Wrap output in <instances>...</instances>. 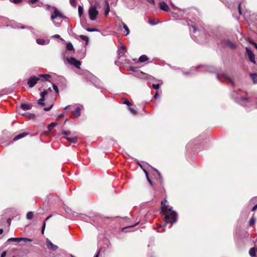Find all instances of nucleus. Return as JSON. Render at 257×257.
<instances>
[{
	"label": "nucleus",
	"instance_id": "nucleus-9",
	"mask_svg": "<svg viewBox=\"0 0 257 257\" xmlns=\"http://www.w3.org/2000/svg\"><path fill=\"white\" fill-rule=\"evenodd\" d=\"M160 8L165 12H168L169 11V8L168 5L164 2H162L159 3Z\"/></svg>",
	"mask_w": 257,
	"mask_h": 257
},
{
	"label": "nucleus",
	"instance_id": "nucleus-28",
	"mask_svg": "<svg viewBox=\"0 0 257 257\" xmlns=\"http://www.w3.org/2000/svg\"><path fill=\"white\" fill-rule=\"evenodd\" d=\"M223 76L226 78V79H227L228 80H229V81L230 82H232V80H231V77L226 73H223Z\"/></svg>",
	"mask_w": 257,
	"mask_h": 257
},
{
	"label": "nucleus",
	"instance_id": "nucleus-35",
	"mask_svg": "<svg viewBox=\"0 0 257 257\" xmlns=\"http://www.w3.org/2000/svg\"><path fill=\"white\" fill-rule=\"evenodd\" d=\"M62 134L65 135H69L70 134V131H63Z\"/></svg>",
	"mask_w": 257,
	"mask_h": 257
},
{
	"label": "nucleus",
	"instance_id": "nucleus-43",
	"mask_svg": "<svg viewBox=\"0 0 257 257\" xmlns=\"http://www.w3.org/2000/svg\"><path fill=\"white\" fill-rule=\"evenodd\" d=\"M123 103L127 105L128 106H131L132 105L131 103L130 102H129L128 101H127V100H126V101H124Z\"/></svg>",
	"mask_w": 257,
	"mask_h": 257
},
{
	"label": "nucleus",
	"instance_id": "nucleus-37",
	"mask_svg": "<svg viewBox=\"0 0 257 257\" xmlns=\"http://www.w3.org/2000/svg\"><path fill=\"white\" fill-rule=\"evenodd\" d=\"M53 89L55 91V92H58V88L56 85L53 84Z\"/></svg>",
	"mask_w": 257,
	"mask_h": 257
},
{
	"label": "nucleus",
	"instance_id": "nucleus-48",
	"mask_svg": "<svg viewBox=\"0 0 257 257\" xmlns=\"http://www.w3.org/2000/svg\"><path fill=\"white\" fill-rule=\"evenodd\" d=\"M241 100L242 101H247V98L246 97H241Z\"/></svg>",
	"mask_w": 257,
	"mask_h": 257
},
{
	"label": "nucleus",
	"instance_id": "nucleus-16",
	"mask_svg": "<svg viewBox=\"0 0 257 257\" xmlns=\"http://www.w3.org/2000/svg\"><path fill=\"white\" fill-rule=\"evenodd\" d=\"M21 108L24 110H27L30 109L31 106L27 104H22L21 105Z\"/></svg>",
	"mask_w": 257,
	"mask_h": 257
},
{
	"label": "nucleus",
	"instance_id": "nucleus-6",
	"mask_svg": "<svg viewBox=\"0 0 257 257\" xmlns=\"http://www.w3.org/2000/svg\"><path fill=\"white\" fill-rule=\"evenodd\" d=\"M38 80L39 78L36 76L31 77L28 81V84L30 87H33L37 83Z\"/></svg>",
	"mask_w": 257,
	"mask_h": 257
},
{
	"label": "nucleus",
	"instance_id": "nucleus-59",
	"mask_svg": "<svg viewBox=\"0 0 257 257\" xmlns=\"http://www.w3.org/2000/svg\"><path fill=\"white\" fill-rule=\"evenodd\" d=\"M238 9H239V12L240 14H241V11L240 10V5L238 6Z\"/></svg>",
	"mask_w": 257,
	"mask_h": 257
},
{
	"label": "nucleus",
	"instance_id": "nucleus-42",
	"mask_svg": "<svg viewBox=\"0 0 257 257\" xmlns=\"http://www.w3.org/2000/svg\"><path fill=\"white\" fill-rule=\"evenodd\" d=\"M53 106V104H51L50 106L49 107H45L44 108V110L45 111H48Z\"/></svg>",
	"mask_w": 257,
	"mask_h": 257
},
{
	"label": "nucleus",
	"instance_id": "nucleus-12",
	"mask_svg": "<svg viewBox=\"0 0 257 257\" xmlns=\"http://www.w3.org/2000/svg\"><path fill=\"white\" fill-rule=\"evenodd\" d=\"M65 139L72 143L75 144L77 142V138L76 137H65Z\"/></svg>",
	"mask_w": 257,
	"mask_h": 257
},
{
	"label": "nucleus",
	"instance_id": "nucleus-21",
	"mask_svg": "<svg viewBox=\"0 0 257 257\" xmlns=\"http://www.w3.org/2000/svg\"><path fill=\"white\" fill-rule=\"evenodd\" d=\"M122 26H123V28H124V29L125 30V31L126 32V34H125V36L128 35L130 34V30H129L128 27L123 23H122Z\"/></svg>",
	"mask_w": 257,
	"mask_h": 257
},
{
	"label": "nucleus",
	"instance_id": "nucleus-18",
	"mask_svg": "<svg viewBox=\"0 0 257 257\" xmlns=\"http://www.w3.org/2000/svg\"><path fill=\"white\" fill-rule=\"evenodd\" d=\"M106 8L105 9V14L107 15L110 11L109 4L107 1H105Z\"/></svg>",
	"mask_w": 257,
	"mask_h": 257
},
{
	"label": "nucleus",
	"instance_id": "nucleus-36",
	"mask_svg": "<svg viewBox=\"0 0 257 257\" xmlns=\"http://www.w3.org/2000/svg\"><path fill=\"white\" fill-rule=\"evenodd\" d=\"M150 4L152 5H155V0H146Z\"/></svg>",
	"mask_w": 257,
	"mask_h": 257
},
{
	"label": "nucleus",
	"instance_id": "nucleus-4",
	"mask_svg": "<svg viewBox=\"0 0 257 257\" xmlns=\"http://www.w3.org/2000/svg\"><path fill=\"white\" fill-rule=\"evenodd\" d=\"M63 17L62 13L55 8H53V12L51 15V18L54 20L57 18H62Z\"/></svg>",
	"mask_w": 257,
	"mask_h": 257
},
{
	"label": "nucleus",
	"instance_id": "nucleus-5",
	"mask_svg": "<svg viewBox=\"0 0 257 257\" xmlns=\"http://www.w3.org/2000/svg\"><path fill=\"white\" fill-rule=\"evenodd\" d=\"M19 241L20 242L21 241H24V242H32V239L25 238V237H19V238H10L8 239V241Z\"/></svg>",
	"mask_w": 257,
	"mask_h": 257
},
{
	"label": "nucleus",
	"instance_id": "nucleus-8",
	"mask_svg": "<svg viewBox=\"0 0 257 257\" xmlns=\"http://www.w3.org/2000/svg\"><path fill=\"white\" fill-rule=\"evenodd\" d=\"M46 242L48 248H50L53 251L56 250L58 248V246L54 244L49 239H46Z\"/></svg>",
	"mask_w": 257,
	"mask_h": 257
},
{
	"label": "nucleus",
	"instance_id": "nucleus-1",
	"mask_svg": "<svg viewBox=\"0 0 257 257\" xmlns=\"http://www.w3.org/2000/svg\"><path fill=\"white\" fill-rule=\"evenodd\" d=\"M168 203L167 200L161 202L162 205L161 210L165 215V223L164 225L166 226L167 224L170 223L171 226L176 222L177 214L175 211H172L173 207L167 208V206L166 204Z\"/></svg>",
	"mask_w": 257,
	"mask_h": 257
},
{
	"label": "nucleus",
	"instance_id": "nucleus-31",
	"mask_svg": "<svg viewBox=\"0 0 257 257\" xmlns=\"http://www.w3.org/2000/svg\"><path fill=\"white\" fill-rule=\"evenodd\" d=\"M86 30L89 32H98V30L95 28H94V29L87 28Z\"/></svg>",
	"mask_w": 257,
	"mask_h": 257
},
{
	"label": "nucleus",
	"instance_id": "nucleus-23",
	"mask_svg": "<svg viewBox=\"0 0 257 257\" xmlns=\"http://www.w3.org/2000/svg\"><path fill=\"white\" fill-rule=\"evenodd\" d=\"M44 98H43L41 97L40 99H39L38 100V104L39 105H40L41 106H43L44 105Z\"/></svg>",
	"mask_w": 257,
	"mask_h": 257
},
{
	"label": "nucleus",
	"instance_id": "nucleus-24",
	"mask_svg": "<svg viewBox=\"0 0 257 257\" xmlns=\"http://www.w3.org/2000/svg\"><path fill=\"white\" fill-rule=\"evenodd\" d=\"M78 11L79 16L80 17L81 16L82 14H83V7L81 6H79Z\"/></svg>",
	"mask_w": 257,
	"mask_h": 257
},
{
	"label": "nucleus",
	"instance_id": "nucleus-54",
	"mask_svg": "<svg viewBox=\"0 0 257 257\" xmlns=\"http://www.w3.org/2000/svg\"><path fill=\"white\" fill-rule=\"evenodd\" d=\"M11 219H10V218H9V219H8V224H9V225H10V224H11Z\"/></svg>",
	"mask_w": 257,
	"mask_h": 257
},
{
	"label": "nucleus",
	"instance_id": "nucleus-44",
	"mask_svg": "<svg viewBox=\"0 0 257 257\" xmlns=\"http://www.w3.org/2000/svg\"><path fill=\"white\" fill-rule=\"evenodd\" d=\"M149 23L151 25H155L157 24L158 23V22H154V21H152L150 20Z\"/></svg>",
	"mask_w": 257,
	"mask_h": 257
},
{
	"label": "nucleus",
	"instance_id": "nucleus-55",
	"mask_svg": "<svg viewBox=\"0 0 257 257\" xmlns=\"http://www.w3.org/2000/svg\"><path fill=\"white\" fill-rule=\"evenodd\" d=\"M95 0H88L89 2L90 3V4H92L93 3H94Z\"/></svg>",
	"mask_w": 257,
	"mask_h": 257
},
{
	"label": "nucleus",
	"instance_id": "nucleus-14",
	"mask_svg": "<svg viewBox=\"0 0 257 257\" xmlns=\"http://www.w3.org/2000/svg\"><path fill=\"white\" fill-rule=\"evenodd\" d=\"M28 134H27V133L20 134L17 135V136H16L14 138L13 141H16L18 140L19 139H22V138H24V137L26 136L27 135H28Z\"/></svg>",
	"mask_w": 257,
	"mask_h": 257
},
{
	"label": "nucleus",
	"instance_id": "nucleus-64",
	"mask_svg": "<svg viewBox=\"0 0 257 257\" xmlns=\"http://www.w3.org/2000/svg\"><path fill=\"white\" fill-rule=\"evenodd\" d=\"M21 28L22 29H25V28L24 27V26H21Z\"/></svg>",
	"mask_w": 257,
	"mask_h": 257
},
{
	"label": "nucleus",
	"instance_id": "nucleus-10",
	"mask_svg": "<svg viewBox=\"0 0 257 257\" xmlns=\"http://www.w3.org/2000/svg\"><path fill=\"white\" fill-rule=\"evenodd\" d=\"M50 41L49 40H44L43 39H36V42L38 44L40 45H46L49 43Z\"/></svg>",
	"mask_w": 257,
	"mask_h": 257
},
{
	"label": "nucleus",
	"instance_id": "nucleus-20",
	"mask_svg": "<svg viewBox=\"0 0 257 257\" xmlns=\"http://www.w3.org/2000/svg\"><path fill=\"white\" fill-rule=\"evenodd\" d=\"M125 52V48L123 46H122L120 49L118 50V55H123Z\"/></svg>",
	"mask_w": 257,
	"mask_h": 257
},
{
	"label": "nucleus",
	"instance_id": "nucleus-34",
	"mask_svg": "<svg viewBox=\"0 0 257 257\" xmlns=\"http://www.w3.org/2000/svg\"><path fill=\"white\" fill-rule=\"evenodd\" d=\"M70 4L73 6H76V1L75 0H70Z\"/></svg>",
	"mask_w": 257,
	"mask_h": 257
},
{
	"label": "nucleus",
	"instance_id": "nucleus-49",
	"mask_svg": "<svg viewBox=\"0 0 257 257\" xmlns=\"http://www.w3.org/2000/svg\"><path fill=\"white\" fill-rule=\"evenodd\" d=\"M6 252L4 251L3 252H2V253L1 254V257H6Z\"/></svg>",
	"mask_w": 257,
	"mask_h": 257
},
{
	"label": "nucleus",
	"instance_id": "nucleus-22",
	"mask_svg": "<svg viewBox=\"0 0 257 257\" xmlns=\"http://www.w3.org/2000/svg\"><path fill=\"white\" fill-rule=\"evenodd\" d=\"M66 48H67V50H68L69 51H72L74 49L73 45L71 43H70V42L67 43Z\"/></svg>",
	"mask_w": 257,
	"mask_h": 257
},
{
	"label": "nucleus",
	"instance_id": "nucleus-2",
	"mask_svg": "<svg viewBox=\"0 0 257 257\" xmlns=\"http://www.w3.org/2000/svg\"><path fill=\"white\" fill-rule=\"evenodd\" d=\"M89 18L90 20L94 21L98 15V11L95 6H91L88 11Z\"/></svg>",
	"mask_w": 257,
	"mask_h": 257
},
{
	"label": "nucleus",
	"instance_id": "nucleus-33",
	"mask_svg": "<svg viewBox=\"0 0 257 257\" xmlns=\"http://www.w3.org/2000/svg\"><path fill=\"white\" fill-rule=\"evenodd\" d=\"M129 111L133 114H136L137 113L136 110H135L133 108H129Z\"/></svg>",
	"mask_w": 257,
	"mask_h": 257
},
{
	"label": "nucleus",
	"instance_id": "nucleus-30",
	"mask_svg": "<svg viewBox=\"0 0 257 257\" xmlns=\"http://www.w3.org/2000/svg\"><path fill=\"white\" fill-rule=\"evenodd\" d=\"M80 38L82 40H84V41H86L87 42L88 41V40H89L87 36H84V35H80Z\"/></svg>",
	"mask_w": 257,
	"mask_h": 257
},
{
	"label": "nucleus",
	"instance_id": "nucleus-53",
	"mask_svg": "<svg viewBox=\"0 0 257 257\" xmlns=\"http://www.w3.org/2000/svg\"><path fill=\"white\" fill-rule=\"evenodd\" d=\"M138 164L143 170L144 169L143 167V166L139 162H138Z\"/></svg>",
	"mask_w": 257,
	"mask_h": 257
},
{
	"label": "nucleus",
	"instance_id": "nucleus-19",
	"mask_svg": "<svg viewBox=\"0 0 257 257\" xmlns=\"http://www.w3.org/2000/svg\"><path fill=\"white\" fill-rule=\"evenodd\" d=\"M148 59V58L147 56L142 55L139 58V61L141 62H144L147 61Z\"/></svg>",
	"mask_w": 257,
	"mask_h": 257
},
{
	"label": "nucleus",
	"instance_id": "nucleus-38",
	"mask_svg": "<svg viewBox=\"0 0 257 257\" xmlns=\"http://www.w3.org/2000/svg\"><path fill=\"white\" fill-rule=\"evenodd\" d=\"M153 87L155 89H158L159 88L160 85L159 84H153Z\"/></svg>",
	"mask_w": 257,
	"mask_h": 257
},
{
	"label": "nucleus",
	"instance_id": "nucleus-29",
	"mask_svg": "<svg viewBox=\"0 0 257 257\" xmlns=\"http://www.w3.org/2000/svg\"><path fill=\"white\" fill-rule=\"evenodd\" d=\"M255 219L253 217H251V218L250 219V220L249 221V225H253L255 223Z\"/></svg>",
	"mask_w": 257,
	"mask_h": 257
},
{
	"label": "nucleus",
	"instance_id": "nucleus-11",
	"mask_svg": "<svg viewBox=\"0 0 257 257\" xmlns=\"http://www.w3.org/2000/svg\"><path fill=\"white\" fill-rule=\"evenodd\" d=\"M38 77L39 79H41L42 81L48 80L49 78L51 77L50 75L47 74H41Z\"/></svg>",
	"mask_w": 257,
	"mask_h": 257
},
{
	"label": "nucleus",
	"instance_id": "nucleus-57",
	"mask_svg": "<svg viewBox=\"0 0 257 257\" xmlns=\"http://www.w3.org/2000/svg\"><path fill=\"white\" fill-rule=\"evenodd\" d=\"M50 217H51V216H49L47 217L46 218L45 221H47V220H48Z\"/></svg>",
	"mask_w": 257,
	"mask_h": 257
},
{
	"label": "nucleus",
	"instance_id": "nucleus-32",
	"mask_svg": "<svg viewBox=\"0 0 257 257\" xmlns=\"http://www.w3.org/2000/svg\"><path fill=\"white\" fill-rule=\"evenodd\" d=\"M47 94V92L46 91H44L41 92L40 94V96L42 98H44L45 96Z\"/></svg>",
	"mask_w": 257,
	"mask_h": 257
},
{
	"label": "nucleus",
	"instance_id": "nucleus-3",
	"mask_svg": "<svg viewBox=\"0 0 257 257\" xmlns=\"http://www.w3.org/2000/svg\"><path fill=\"white\" fill-rule=\"evenodd\" d=\"M64 61L65 64H69L71 65L75 66L77 68H80V66L81 65L80 61L77 60L73 57L66 58L64 59Z\"/></svg>",
	"mask_w": 257,
	"mask_h": 257
},
{
	"label": "nucleus",
	"instance_id": "nucleus-63",
	"mask_svg": "<svg viewBox=\"0 0 257 257\" xmlns=\"http://www.w3.org/2000/svg\"><path fill=\"white\" fill-rule=\"evenodd\" d=\"M61 116V115H59L58 118H57V120H58L59 119V118L60 117V116Z\"/></svg>",
	"mask_w": 257,
	"mask_h": 257
},
{
	"label": "nucleus",
	"instance_id": "nucleus-15",
	"mask_svg": "<svg viewBox=\"0 0 257 257\" xmlns=\"http://www.w3.org/2000/svg\"><path fill=\"white\" fill-rule=\"evenodd\" d=\"M250 77L252 80L253 83L257 84V74L256 73H250Z\"/></svg>",
	"mask_w": 257,
	"mask_h": 257
},
{
	"label": "nucleus",
	"instance_id": "nucleus-41",
	"mask_svg": "<svg viewBox=\"0 0 257 257\" xmlns=\"http://www.w3.org/2000/svg\"><path fill=\"white\" fill-rule=\"evenodd\" d=\"M22 0H12V2L15 4H20L22 2Z\"/></svg>",
	"mask_w": 257,
	"mask_h": 257
},
{
	"label": "nucleus",
	"instance_id": "nucleus-62",
	"mask_svg": "<svg viewBox=\"0 0 257 257\" xmlns=\"http://www.w3.org/2000/svg\"><path fill=\"white\" fill-rule=\"evenodd\" d=\"M216 77L217 79H219V75L217 74H216Z\"/></svg>",
	"mask_w": 257,
	"mask_h": 257
},
{
	"label": "nucleus",
	"instance_id": "nucleus-39",
	"mask_svg": "<svg viewBox=\"0 0 257 257\" xmlns=\"http://www.w3.org/2000/svg\"><path fill=\"white\" fill-rule=\"evenodd\" d=\"M143 171L144 172V173H145V175L146 176V177H147V180H150V178L149 177V176H148V172L145 170V169H143Z\"/></svg>",
	"mask_w": 257,
	"mask_h": 257
},
{
	"label": "nucleus",
	"instance_id": "nucleus-46",
	"mask_svg": "<svg viewBox=\"0 0 257 257\" xmlns=\"http://www.w3.org/2000/svg\"><path fill=\"white\" fill-rule=\"evenodd\" d=\"M38 2V0H29V3L33 4Z\"/></svg>",
	"mask_w": 257,
	"mask_h": 257
},
{
	"label": "nucleus",
	"instance_id": "nucleus-45",
	"mask_svg": "<svg viewBox=\"0 0 257 257\" xmlns=\"http://www.w3.org/2000/svg\"><path fill=\"white\" fill-rule=\"evenodd\" d=\"M46 223L45 222H44L42 228V232L43 233H44V229L45 228Z\"/></svg>",
	"mask_w": 257,
	"mask_h": 257
},
{
	"label": "nucleus",
	"instance_id": "nucleus-56",
	"mask_svg": "<svg viewBox=\"0 0 257 257\" xmlns=\"http://www.w3.org/2000/svg\"><path fill=\"white\" fill-rule=\"evenodd\" d=\"M253 45H254V47H255V48L256 49V50H257V44H256V43H253Z\"/></svg>",
	"mask_w": 257,
	"mask_h": 257
},
{
	"label": "nucleus",
	"instance_id": "nucleus-60",
	"mask_svg": "<svg viewBox=\"0 0 257 257\" xmlns=\"http://www.w3.org/2000/svg\"><path fill=\"white\" fill-rule=\"evenodd\" d=\"M148 182L150 183V184L151 185H152V181H151V180H150V179L149 180H148Z\"/></svg>",
	"mask_w": 257,
	"mask_h": 257
},
{
	"label": "nucleus",
	"instance_id": "nucleus-51",
	"mask_svg": "<svg viewBox=\"0 0 257 257\" xmlns=\"http://www.w3.org/2000/svg\"><path fill=\"white\" fill-rule=\"evenodd\" d=\"M192 27V28H193V32H194V33L196 32L197 31V29H196V28L195 26H193Z\"/></svg>",
	"mask_w": 257,
	"mask_h": 257
},
{
	"label": "nucleus",
	"instance_id": "nucleus-26",
	"mask_svg": "<svg viewBox=\"0 0 257 257\" xmlns=\"http://www.w3.org/2000/svg\"><path fill=\"white\" fill-rule=\"evenodd\" d=\"M57 125V123L52 122L48 125V129L51 130L53 127L56 126Z\"/></svg>",
	"mask_w": 257,
	"mask_h": 257
},
{
	"label": "nucleus",
	"instance_id": "nucleus-61",
	"mask_svg": "<svg viewBox=\"0 0 257 257\" xmlns=\"http://www.w3.org/2000/svg\"><path fill=\"white\" fill-rule=\"evenodd\" d=\"M99 252L94 256V257H98V256Z\"/></svg>",
	"mask_w": 257,
	"mask_h": 257
},
{
	"label": "nucleus",
	"instance_id": "nucleus-40",
	"mask_svg": "<svg viewBox=\"0 0 257 257\" xmlns=\"http://www.w3.org/2000/svg\"><path fill=\"white\" fill-rule=\"evenodd\" d=\"M143 171L144 172V173H145V175L146 176V177H147V180H150V178L149 177V176H148V172L145 170V169H143Z\"/></svg>",
	"mask_w": 257,
	"mask_h": 257
},
{
	"label": "nucleus",
	"instance_id": "nucleus-7",
	"mask_svg": "<svg viewBox=\"0 0 257 257\" xmlns=\"http://www.w3.org/2000/svg\"><path fill=\"white\" fill-rule=\"evenodd\" d=\"M246 53L248 56L250 61L252 63L254 64L255 63V57H254V55L253 52L248 48H246Z\"/></svg>",
	"mask_w": 257,
	"mask_h": 257
},
{
	"label": "nucleus",
	"instance_id": "nucleus-17",
	"mask_svg": "<svg viewBox=\"0 0 257 257\" xmlns=\"http://www.w3.org/2000/svg\"><path fill=\"white\" fill-rule=\"evenodd\" d=\"M255 252H256V248L252 247L250 249L249 251V255L251 257H255Z\"/></svg>",
	"mask_w": 257,
	"mask_h": 257
},
{
	"label": "nucleus",
	"instance_id": "nucleus-52",
	"mask_svg": "<svg viewBox=\"0 0 257 257\" xmlns=\"http://www.w3.org/2000/svg\"><path fill=\"white\" fill-rule=\"evenodd\" d=\"M158 97V92H156L155 96H154V98L155 99H157Z\"/></svg>",
	"mask_w": 257,
	"mask_h": 257
},
{
	"label": "nucleus",
	"instance_id": "nucleus-25",
	"mask_svg": "<svg viewBox=\"0 0 257 257\" xmlns=\"http://www.w3.org/2000/svg\"><path fill=\"white\" fill-rule=\"evenodd\" d=\"M226 44L230 48H234L235 47V45L230 41H227Z\"/></svg>",
	"mask_w": 257,
	"mask_h": 257
},
{
	"label": "nucleus",
	"instance_id": "nucleus-47",
	"mask_svg": "<svg viewBox=\"0 0 257 257\" xmlns=\"http://www.w3.org/2000/svg\"><path fill=\"white\" fill-rule=\"evenodd\" d=\"M52 38H60V36L58 34H56V35H54L53 36H52Z\"/></svg>",
	"mask_w": 257,
	"mask_h": 257
},
{
	"label": "nucleus",
	"instance_id": "nucleus-13",
	"mask_svg": "<svg viewBox=\"0 0 257 257\" xmlns=\"http://www.w3.org/2000/svg\"><path fill=\"white\" fill-rule=\"evenodd\" d=\"M75 117H78L80 115V108L79 107H76L72 112Z\"/></svg>",
	"mask_w": 257,
	"mask_h": 257
},
{
	"label": "nucleus",
	"instance_id": "nucleus-27",
	"mask_svg": "<svg viewBox=\"0 0 257 257\" xmlns=\"http://www.w3.org/2000/svg\"><path fill=\"white\" fill-rule=\"evenodd\" d=\"M33 217V213L32 212H29L27 214V218L28 219H31Z\"/></svg>",
	"mask_w": 257,
	"mask_h": 257
},
{
	"label": "nucleus",
	"instance_id": "nucleus-58",
	"mask_svg": "<svg viewBox=\"0 0 257 257\" xmlns=\"http://www.w3.org/2000/svg\"><path fill=\"white\" fill-rule=\"evenodd\" d=\"M3 229H0V234L3 233Z\"/></svg>",
	"mask_w": 257,
	"mask_h": 257
},
{
	"label": "nucleus",
	"instance_id": "nucleus-50",
	"mask_svg": "<svg viewBox=\"0 0 257 257\" xmlns=\"http://www.w3.org/2000/svg\"><path fill=\"white\" fill-rule=\"evenodd\" d=\"M257 209V204H256L252 209V211H254L255 210Z\"/></svg>",
	"mask_w": 257,
	"mask_h": 257
}]
</instances>
